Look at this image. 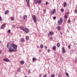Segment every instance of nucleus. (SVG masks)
I'll return each mask as SVG.
<instances>
[{
    "label": "nucleus",
    "instance_id": "obj_1",
    "mask_svg": "<svg viewBox=\"0 0 77 77\" xmlns=\"http://www.w3.org/2000/svg\"><path fill=\"white\" fill-rule=\"evenodd\" d=\"M20 29H21V30H23V31H24V32H25L26 33H29V29L27 28H24V27H20Z\"/></svg>",
    "mask_w": 77,
    "mask_h": 77
},
{
    "label": "nucleus",
    "instance_id": "obj_2",
    "mask_svg": "<svg viewBox=\"0 0 77 77\" xmlns=\"http://www.w3.org/2000/svg\"><path fill=\"white\" fill-rule=\"evenodd\" d=\"M32 18L33 19V20L34 23H36V21H37V18H36V16H35V15H33L32 16Z\"/></svg>",
    "mask_w": 77,
    "mask_h": 77
},
{
    "label": "nucleus",
    "instance_id": "obj_3",
    "mask_svg": "<svg viewBox=\"0 0 77 77\" xmlns=\"http://www.w3.org/2000/svg\"><path fill=\"white\" fill-rule=\"evenodd\" d=\"M12 46L13 48L15 49L14 50V51H17V45H16L13 44L12 45Z\"/></svg>",
    "mask_w": 77,
    "mask_h": 77
},
{
    "label": "nucleus",
    "instance_id": "obj_4",
    "mask_svg": "<svg viewBox=\"0 0 77 77\" xmlns=\"http://www.w3.org/2000/svg\"><path fill=\"white\" fill-rule=\"evenodd\" d=\"M7 48H9H9H12V45H11V43H8V44Z\"/></svg>",
    "mask_w": 77,
    "mask_h": 77
},
{
    "label": "nucleus",
    "instance_id": "obj_5",
    "mask_svg": "<svg viewBox=\"0 0 77 77\" xmlns=\"http://www.w3.org/2000/svg\"><path fill=\"white\" fill-rule=\"evenodd\" d=\"M3 60L5 62H10V60H9L8 59H6V58H4L3 59Z\"/></svg>",
    "mask_w": 77,
    "mask_h": 77
},
{
    "label": "nucleus",
    "instance_id": "obj_6",
    "mask_svg": "<svg viewBox=\"0 0 77 77\" xmlns=\"http://www.w3.org/2000/svg\"><path fill=\"white\" fill-rule=\"evenodd\" d=\"M9 51L10 52H12L15 51V50L14 49L11 48L9 49Z\"/></svg>",
    "mask_w": 77,
    "mask_h": 77
},
{
    "label": "nucleus",
    "instance_id": "obj_7",
    "mask_svg": "<svg viewBox=\"0 0 77 77\" xmlns=\"http://www.w3.org/2000/svg\"><path fill=\"white\" fill-rule=\"evenodd\" d=\"M56 9H54V10H53V12H51V15H53V14H54V13H55L56 12Z\"/></svg>",
    "mask_w": 77,
    "mask_h": 77
},
{
    "label": "nucleus",
    "instance_id": "obj_8",
    "mask_svg": "<svg viewBox=\"0 0 77 77\" xmlns=\"http://www.w3.org/2000/svg\"><path fill=\"white\" fill-rule=\"evenodd\" d=\"M62 50L63 53H65V48H64V47H62Z\"/></svg>",
    "mask_w": 77,
    "mask_h": 77
},
{
    "label": "nucleus",
    "instance_id": "obj_9",
    "mask_svg": "<svg viewBox=\"0 0 77 77\" xmlns=\"http://www.w3.org/2000/svg\"><path fill=\"white\" fill-rule=\"evenodd\" d=\"M62 22L61 21H58V24L59 25H60L61 24H62Z\"/></svg>",
    "mask_w": 77,
    "mask_h": 77
},
{
    "label": "nucleus",
    "instance_id": "obj_10",
    "mask_svg": "<svg viewBox=\"0 0 77 77\" xmlns=\"http://www.w3.org/2000/svg\"><path fill=\"white\" fill-rule=\"evenodd\" d=\"M27 2V5L28 6H30V5L29 4V0H26Z\"/></svg>",
    "mask_w": 77,
    "mask_h": 77
},
{
    "label": "nucleus",
    "instance_id": "obj_11",
    "mask_svg": "<svg viewBox=\"0 0 77 77\" xmlns=\"http://www.w3.org/2000/svg\"><path fill=\"white\" fill-rule=\"evenodd\" d=\"M29 37L28 36H27L26 37V41H29Z\"/></svg>",
    "mask_w": 77,
    "mask_h": 77
},
{
    "label": "nucleus",
    "instance_id": "obj_12",
    "mask_svg": "<svg viewBox=\"0 0 77 77\" xmlns=\"http://www.w3.org/2000/svg\"><path fill=\"white\" fill-rule=\"evenodd\" d=\"M5 24H4L1 26V29H3L5 28Z\"/></svg>",
    "mask_w": 77,
    "mask_h": 77
},
{
    "label": "nucleus",
    "instance_id": "obj_13",
    "mask_svg": "<svg viewBox=\"0 0 77 77\" xmlns=\"http://www.w3.org/2000/svg\"><path fill=\"white\" fill-rule=\"evenodd\" d=\"M53 49L54 50H56V47L55 46H54L53 47Z\"/></svg>",
    "mask_w": 77,
    "mask_h": 77
},
{
    "label": "nucleus",
    "instance_id": "obj_14",
    "mask_svg": "<svg viewBox=\"0 0 77 77\" xmlns=\"http://www.w3.org/2000/svg\"><path fill=\"white\" fill-rule=\"evenodd\" d=\"M9 12V11L8 10H6L5 13V15H6Z\"/></svg>",
    "mask_w": 77,
    "mask_h": 77
},
{
    "label": "nucleus",
    "instance_id": "obj_15",
    "mask_svg": "<svg viewBox=\"0 0 77 77\" xmlns=\"http://www.w3.org/2000/svg\"><path fill=\"white\" fill-rule=\"evenodd\" d=\"M21 42H25V40H24V38H21Z\"/></svg>",
    "mask_w": 77,
    "mask_h": 77
},
{
    "label": "nucleus",
    "instance_id": "obj_16",
    "mask_svg": "<svg viewBox=\"0 0 77 77\" xmlns=\"http://www.w3.org/2000/svg\"><path fill=\"white\" fill-rule=\"evenodd\" d=\"M37 3H38V4H41V0H38V2H37Z\"/></svg>",
    "mask_w": 77,
    "mask_h": 77
},
{
    "label": "nucleus",
    "instance_id": "obj_17",
    "mask_svg": "<svg viewBox=\"0 0 77 77\" xmlns=\"http://www.w3.org/2000/svg\"><path fill=\"white\" fill-rule=\"evenodd\" d=\"M20 63H21V64H22V65H23V64H24V61H20Z\"/></svg>",
    "mask_w": 77,
    "mask_h": 77
},
{
    "label": "nucleus",
    "instance_id": "obj_18",
    "mask_svg": "<svg viewBox=\"0 0 77 77\" xmlns=\"http://www.w3.org/2000/svg\"><path fill=\"white\" fill-rule=\"evenodd\" d=\"M57 28H58V30H60V29H61V27H60V26H58L57 27Z\"/></svg>",
    "mask_w": 77,
    "mask_h": 77
},
{
    "label": "nucleus",
    "instance_id": "obj_19",
    "mask_svg": "<svg viewBox=\"0 0 77 77\" xmlns=\"http://www.w3.org/2000/svg\"><path fill=\"white\" fill-rule=\"evenodd\" d=\"M32 61H33V62H35V60H36V58H35V57L33 58L32 59Z\"/></svg>",
    "mask_w": 77,
    "mask_h": 77
},
{
    "label": "nucleus",
    "instance_id": "obj_20",
    "mask_svg": "<svg viewBox=\"0 0 77 77\" xmlns=\"http://www.w3.org/2000/svg\"><path fill=\"white\" fill-rule=\"evenodd\" d=\"M23 18L24 19H27V16L26 15H25L24 16Z\"/></svg>",
    "mask_w": 77,
    "mask_h": 77
},
{
    "label": "nucleus",
    "instance_id": "obj_21",
    "mask_svg": "<svg viewBox=\"0 0 77 77\" xmlns=\"http://www.w3.org/2000/svg\"><path fill=\"white\" fill-rule=\"evenodd\" d=\"M50 34L51 35H53V31H51L50 32Z\"/></svg>",
    "mask_w": 77,
    "mask_h": 77
},
{
    "label": "nucleus",
    "instance_id": "obj_22",
    "mask_svg": "<svg viewBox=\"0 0 77 77\" xmlns=\"http://www.w3.org/2000/svg\"><path fill=\"white\" fill-rule=\"evenodd\" d=\"M60 43H57V47H60Z\"/></svg>",
    "mask_w": 77,
    "mask_h": 77
},
{
    "label": "nucleus",
    "instance_id": "obj_23",
    "mask_svg": "<svg viewBox=\"0 0 77 77\" xmlns=\"http://www.w3.org/2000/svg\"><path fill=\"white\" fill-rule=\"evenodd\" d=\"M20 70H21V69L20 68H19L17 70V72H20Z\"/></svg>",
    "mask_w": 77,
    "mask_h": 77
},
{
    "label": "nucleus",
    "instance_id": "obj_24",
    "mask_svg": "<svg viewBox=\"0 0 77 77\" xmlns=\"http://www.w3.org/2000/svg\"><path fill=\"white\" fill-rule=\"evenodd\" d=\"M64 7H65L66 6V3L65 2L64 3Z\"/></svg>",
    "mask_w": 77,
    "mask_h": 77
},
{
    "label": "nucleus",
    "instance_id": "obj_25",
    "mask_svg": "<svg viewBox=\"0 0 77 77\" xmlns=\"http://www.w3.org/2000/svg\"><path fill=\"white\" fill-rule=\"evenodd\" d=\"M40 47L41 48H44V45H40Z\"/></svg>",
    "mask_w": 77,
    "mask_h": 77
},
{
    "label": "nucleus",
    "instance_id": "obj_26",
    "mask_svg": "<svg viewBox=\"0 0 77 77\" xmlns=\"http://www.w3.org/2000/svg\"><path fill=\"white\" fill-rule=\"evenodd\" d=\"M60 21H62V22H63V18H60Z\"/></svg>",
    "mask_w": 77,
    "mask_h": 77
},
{
    "label": "nucleus",
    "instance_id": "obj_27",
    "mask_svg": "<svg viewBox=\"0 0 77 77\" xmlns=\"http://www.w3.org/2000/svg\"><path fill=\"white\" fill-rule=\"evenodd\" d=\"M67 22L68 23H70L71 22V20H68Z\"/></svg>",
    "mask_w": 77,
    "mask_h": 77
},
{
    "label": "nucleus",
    "instance_id": "obj_28",
    "mask_svg": "<svg viewBox=\"0 0 77 77\" xmlns=\"http://www.w3.org/2000/svg\"><path fill=\"white\" fill-rule=\"evenodd\" d=\"M8 33H11V30L10 29H9L8 30Z\"/></svg>",
    "mask_w": 77,
    "mask_h": 77
},
{
    "label": "nucleus",
    "instance_id": "obj_29",
    "mask_svg": "<svg viewBox=\"0 0 77 77\" xmlns=\"http://www.w3.org/2000/svg\"><path fill=\"white\" fill-rule=\"evenodd\" d=\"M66 74L67 76H69V75L68 74V73L66 72Z\"/></svg>",
    "mask_w": 77,
    "mask_h": 77
},
{
    "label": "nucleus",
    "instance_id": "obj_30",
    "mask_svg": "<svg viewBox=\"0 0 77 77\" xmlns=\"http://www.w3.org/2000/svg\"><path fill=\"white\" fill-rule=\"evenodd\" d=\"M38 0H34V2L35 3H38Z\"/></svg>",
    "mask_w": 77,
    "mask_h": 77
},
{
    "label": "nucleus",
    "instance_id": "obj_31",
    "mask_svg": "<svg viewBox=\"0 0 77 77\" xmlns=\"http://www.w3.org/2000/svg\"><path fill=\"white\" fill-rule=\"evenodd\" d=\"M53 19H54V20H56V17H53Z\"/></svg>",
    "mask_w": 77,
    "mask_h": 77
},
{
    "label": "nucleus",
    "instance_id": "obj_32",
    "mask_svg": "<svg viewBox=\"0 0 77 77\" xmlns=\"http://www.w3.org/2000/svg\"><path fill=\"white\" fill-rule=\"evenodd\" d=\"M61 12H63L64 11V10H63V9H61Z\"/></svg>",
    "mask_w": 77,
    "mask_h": 77
},
{
    "label": "nucleus",
    "instance_id": "obj_33",
    "mask_svg": "<svg viewBox=\"0 0 77 77\" xmlns=\"http://www.w3.org/2000/svg\"><path fill=\"white\" fill-rule=\"evenodd\" d=\"M54 74H52L51 75V77H54Z\"/></svg>",
    "mask_w": 77,
    "mask_h": 77
},
{
    "label": "nucleus",
    "instance_id": "obj_34",
    "mask_svg": "<svg viewBox=\"0 0 77 77\" xmlns=\"http://www.w3.org/2000/svg\"><path fill=\"white\" fill-rule=\"evenodd\" d=\"M11 20H12V21H14V18H13L12 17H11Z\"/></svg>",
    "mask_w": 77,
    "mask_h": 77
},
{
    "label": "nucleus",
    "instance_id": "obj_35",
    "mask_svg": "<svg viewBox=\"0 0 77 77\" xmlns=\"http://www.w3.org/2000/svg\"><path fill=\"white\" fill-rule=\"evenodd\" d=\"M65 18H68V16L67 15H65Z\"/></svg>",
    "mask_w": 77,
    "mask_h": 77
},
{
    "label": "nucleus",
    "instance_id": "obj_36",
    "mask_svg": "<svg viewBox=\"0 0 77 77\" xmlns=\"http://www.w3.org/2000/svg\"><path fill=\"white\" fill-rule=\"evenodd\" d=\"M75 13L76 14H77V10H75Z\"/></svg>",
    "mask_w": 77,
    "mask_h": 77
},
{
    "label": "nucleus",
    "instance_id": "obj_37",
    "mask_svg": "<svg viewBox=\"0 0 77 77\" xmlns=\"http://www.w3.org/2000/svg\"><path fill=\"white\" fill-rule=\"evenodd\" d=\"M45 50H47V47L46 46L45 47Z\"/></svg>",
    "mask_w": 77,
    "mask_h": 77
},
{
    "label": "nucleus",
    "instance_id": "obj_38",
    "mask_svg": "<svg viewBox=\"0 0 77 77\" xmlns=\"http://www.w3.org/2000/svg\"><path fill=\"white\" fill-rule=\"evenodd\" d=\"M50 51V50L49 49H48V53H49V52Z\"/></svg>",
    "mask_w": 77,
    "mask_h": 77
},
{
    "label": "nucleus",
    "instance_id": "obj_39",
    "mask_svg": "<svg viewBox=\"0 0 77 77\" xmlns=\"http://www.w3.org/2000/svg\"><path fill=\"white\" fill-rule=\"evenodd\" d=\"M42 77V74H40L39 75V77Z\"/></svg>",
    "mask_w": 77,
    "mask_h": 77
},
{
    "label": "nucleus",
    "instance_id": "obj_40",
    "mask_svg": "<svg viewBox=\"0 0 77 77\" xmlns=\"http://www.w3.org/2000/svg\"><path fill=\"white\" fill-rule=\"evenodd\" d=\"M48 2H46V5H48Z\"/></svg>",
    "mask_w": 77,
    "mask_h": 77
},
{
    "label": "nucleus",
    "instance_id": "obj_41",
    "mask_svg": "<svg viewBox=\"0 0 77 77\" xmlns=\"http://www.w3.org/2000/svg\"><path fill=\"white\" fill-rule=\"evenodd\" d=\"M77 62V60L76 59L75 61V63H76V62Z\"/></svg>",
    "mask_w": 77,
    "mask_h": 77
},
{
    "label": "nucleus",
    "instance_id": "obj_42",
    "mask_svg": "<svg viewBox=\"0 0 77 77\" xmlns=\"http://www.w3.org/2000/svg\"><path fill=\"white\" fill-rule=\"evenodd\" d=\"M68 48H71V46L70 45L69 46Z\"/></svg>",
    "mask_w": 77,
    "mask_h": 77
},
{
    "label": "nucleus",
    "instance_id": "obj_43",
    "mask_svg": "<svg viewBox=\"0 0 77 77\" xmlns=\"http://www.w3.org/2000/svg\"><path fill=\"white\" fill-rule=\"evenodd\" d=\"M15 25H13L12 26V27H15Z\"/></svg>",
    "mask_w": 77,
    "mask_h": 77
},
{
    "label": "nucleus",
    "instance_id": "obj_44",
    "mask_svg": "<svg viewBox=\"0 0 77 77\" xmlns=\"http://www.w3.org/2000/svg\"><path fill=\"white\" fill-rule=\"evenodd\" d=\"M2 17L0 16V21H2Z\"/></svg>",
    "mask_w": 77,
    "mask_h": 77
},
{
    "label": "nucleus",
    "instance_id": "obj_45",
    "mask_svg": "<svg viewBox=\"0 0 77 77\" xmlns=\"http://www.w3.org/2000/svg\"><path fill=\"white\" fill-rule=\"evenodd\" d=\"M2 50H0V54L2 53Z\"/></svg>",
    "mask_w": 77,
    "mask_h": 77
},
{
    "label": "nucleus",
    "instance_id": "obj_46",
    "mask_svg": "<svg viewBox=\"0 0 77 77\" xmlns=\"http://www.w3.org/2000/svg\"><path fill=\"white\" fill-rule=\"evenodd\" d=\"M43 77H47V76L44 75H43Z\"/></svg>",
    "mask_w": 77,
    "mask_h": 77
},
{
    "label": "nucleus",
    "instance_id": "obj_47",
    "mask_svg": "<svg viewBox=\"0 0 77 77\" xmlns=\"http://www.w3.org/2000/svg\"><path fill=\"white\" fill-rule=\"evenodd\" d=\"M44 12L45 13L46 12V11H45V10L44 11Z\"/></svg>",
    "mask_w": 77,
    "mask_h": 77
},
{
    "label": "nucleus",
    "instance_id": "obj_48",
    "mask_svg": "<svg viewBox=\"0 0 77 77\" xmlns=\"http://www.w3.org/2000/svg\"><path fill=\"white\" fill-rule=\"evenodd\" d=\"M60 34H61V35H62V32H61L60 33Z\"/></svg>",
    "mask_w": 77,
    "mask_h": 77
},
{
    "label": "nucleus",
    "instance_id": "obj_49",
    "mask_svg": "<svg viewBox=\"0 0 77 77\" xmlns=\"http://www.w3.org/2000/svg\"><path fill=\"white\" fill-rule=\"evenodd\" d=\"M48 36H50V34H48Z\"/></svg>",
    "mask_w": 77,
    "mask_h": 77
},
{
    "label": "nucleus",
    "instance_id": "obj_50",
    "mask_svg": "<svg viewBox=\"0 0 77 77\" xmlns=\"http://www.w3.org/2000/svg\"><path fill=\"white\" fill-rule=\"evenodd\" d=\"M29 73H30V70L29 71Z\"/></svg>",
    "mask_w": 77,
    "mask_h": 77
},
{
    "label": "nucleus",
    "instance_id": "obj_51",
    "mask_svg": "<svg viewBox=\"0 0 77 77\" xmlns=\"http://www.w3.org/2000/svg\"><path fill=\"white\" fill-rule=\"evenodd\" d=\"M51 39H52V38H51Z\"/></svg>",
    "mask_w": 77,
    "mask_h": 77
},
{
    "label": "nucleus",
    "instance_id": "obj_52",
    "mask_svg": "<svg viewBox=\"0 0 77 77\" xmlns=\"http://www.w3.org/2000/svg\"><path fill=\"white\" fill-rule=\"evenodd\" d=\"M1 43V42L0 41V44Z\"/></svg>",
    "mask_w": 77,
    "mask_h": 77
},
{
    "label": "nucleus",
    "instance_id": "obj_53",
    "mask_svg": "<svg viewBox=\"0 0 77 77\" xmlns=\"http://www.w3.org/2000/svg\"><path fill=\"white\" fill-rule=\"evenodd\" d=\"M26 31H27V30H26Z\"/></svg>",
    "mask_w": 77,
    "mask_h": 77
}]
</instances>
